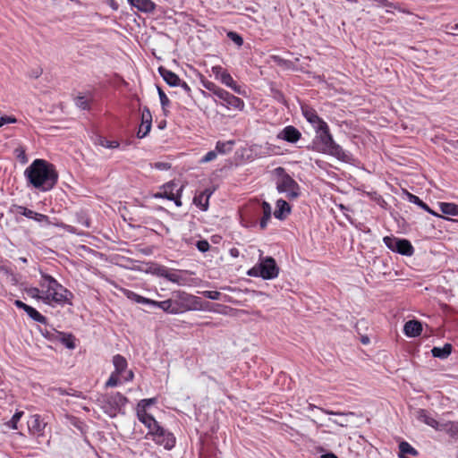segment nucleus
Here are the masks:
<instances>
[{"instance_id": "20e7f679", "label": "nucleus", "mask_w": 458, "mask_h": 458, "mask_svg": "<svg viewBox=\"0 0 458 458\" xmlns=\"http://www.w3.org/2000/svg\"><path fill=\"white\" fill-rule=\"evenodd\" d=\"M199 301L197 297L185 293H178V300L168 299L163 301L150 300L149 305L157 307L170 314H179L185 310H196Z\"/></svg>"}, {"instance_id": "cd10ccee", "label": "nucleus", "mask_w": 458, "mask_h": 458, "mask_svg": "<svg viewBox=\"0 0 458 458\" xmlns=\"http://www.w3.org/2000/svg\"><path fill=\"white\" fill-rule=\"evenodd\" d=\"M452 352V345L450 344H445L443 347H434L431 350V353L434 357L439 359L447 358Z\"/></svg>"}, {"instance_id": "72a5a7b5", "label": "nucleus", "mask_w": 458, "mask_h": 458, "mask_svg": "<svg viewBox=\"0 0 458 458\" xmlns=\"http://www.w3.org/2000/svg\"><path fill=\"white\" fill-rule=\"evenodd\" d=\"M234 144V141L228 140L225 142L223 141H217L216 145V152L220 154H226L229 153L233 149V146Z\"/></svg>"}, {"instance_id": "f704fd0d", "label": "nucleus", "mask_w": 458, "mask_h": 458, "mask_svg": "<svg viewBox=\"0 0 458 458\" xmlns=\"http://www.w3.org/2000/svg\"><path fill=\"white\" fill-rule=\"evenodd\" d=\"M74 102L76 106L82 110H89L90 108L89 100L85 96H77L74 98Z\"/></svg>"}, {"instance_id": "603ef678", "label": "nucleus", "mask_w": 458, "mask_h": 458, "mask_svg": "<svg viewBox=\"0 0 458 458\" xmlns=\"http://www.w3.org/2000/svg\"><path fill=\"white\" fill-rule=\"evenodd\" d=\"M17 120L13 116H2L0 117V127L6 123H16Z\"/></svg>"}, {"instance_id": "69168bd1", "label": "nucleus", "mask_w": 458, "mask_h": 458, "mask_svg": "<svg viewBox=\"0 0 458 458\" xmlns=\"http://www.w3.org/2000/svg\"><path fill=\"white\" fill-rule=\"evenodd\" d=\"M201 93H202V95H203L205 98H208V93H207L206 91L201 90Z\"/></svg>"}, {"instance_id": "4468645a", "label": "nucleus", "mask_w": 458, "mask_h": 458, "mask_svg": "<svg viewBox=\"0 0 458 458\" xmlns=\"http://www.w3.org/2000/svg\"><path fill=\"white\" fill-rule=\"evenodd\" d=\"M301 111L303 116L313 126L315 131L317 129H321L322 125H325L327 123L318 115L316 110H314L312 107L304 106L301 107Z\"/></svg>"}, {"instance_id": "423d86ee", "label": "nucleus", "mask_w": 458, "mask_h": 458, "mask_svg": "<svg viewBox=\"0 0 458 458\" xmlns=\"http://www.w3.org/2000/svg\"><path fill=\"white\" fill-rule=\"evenodd\" d=\"M276 176V190L280 193H285L289 199H297L300 195L299 184L286 173L284 167L278 166L273 170Z\"/></svg>"}, {"instance_id": "c9c22d12", "label": "nucleus", "mask_w": 458, "mask_h": 458, "mask_svg": "<svg viewBox=\"0 0 458 458\" xmlns=\"http://www.w3.org/2000/svg\"><path fill=\"white\" fill-rule=\"evenodd\" d=\"M157 92H158V96H159L163 112L165 114H166V107H168L170 106V100L167 98V96L165 95V93L162 90L161 88L157 87Z\"/></svg>"}, {"instance_id": "5fc2aeb1", "label": "nucleus", "mask_w": 458, "mask_h": 458, "mask_svg": "<svg viewBox=\"0 0 458 458\" xmlns=\"http://www.w3.org/2000/svg\"><path fill=\"white\" fill-rule=\"evenodd\" d=\"M14 305L19 308V309H21L23 310L24 311L27 310V308H29L30 305H27L26 303L22 302L20 300H16L14 301Z\"/></svg>"}, {"instance_id": "412c9836", "label": "nucleus", "mask_w": 458, "mask_h": 458, "mask_svg": "<svg viewBox=\"0 0 458 458\" xmlns=\"http://www.w3.org/2000/svg\"><path fill=\"white\" fill-rule=\"evenodd\" d=\"M129 4L142 13H152L156 4L151 0H127Z\"/></svg>"}, {"instance_id": "39448f33", "label": "nucleus", "mask_w": 458, "mask_h": 458, "mask_svg": "<svg viewBox=\"0 0 458 458\" xmlns=\"http://www.w3.org/2000/svg\"><path fill=\"white\" fill-rule=\"evenodd\" d=\"M97 402L106 415L114 418L117 414L123 413L128 398L119 392H114L100 394Z\"/></svg>"}, {"instance_id": "e433bc0d", "label": "nucleus", "mask_w": 458, "mask_h": 458, "mask_svg": "<svg viewBox=\"0 0 458 458\" xmlns=\"http://www.w3.org/2000/svg\"><path fill=\"white\" fill-rule=\"evenodd\" d=\"M317 408V406L313 405V404H310V409L312 410V409H315ZM319 410L326 413V414H328V415H335V416H344V417H347V416H353L354 413L353 412H342V411H331V410H327V409H324V408H319Z\"/></svg>"}, {"instance_id": "6e6552de", "label": "nucleus", "mask_w": 458, "mask_h": 458, "mask_svg": "<svg viewBox=\"0 0 458 458\" xmlns=\"http://www.w3.org/2000/svg\"><path fill=\"white\" fill-rule=\"evenodd\" d=\"M384 243L392 251L400 253L405 256H411L414 252V248L411 243L406 239H398L393 236H385Z\"/></svg>"}, {"instance_id": "052dcab7", "label": "nucleus", "mask_w": 458, "mask_h": 458, "mask_svg": "<svg viewBox=\"0 0 458 458\" xmlns=\"http://www.w3.org/2000/svg\"><path fill=\"white\" fill-rule=\"evenodd\" d=\"M230 254H231V256H232V257H233V258H237V257L239 256V250H238V249H236V248H232V249L230 250Z\"/></svg>"}, {"instance_id": "0e129e2a", "label": "nucleus", "mask_w": 458, "mask_h": 458, "mask_svg": "<svg viewBox=\"0 0 458 458\" xmlns=\"http://www.w3.org/2000/svg\"><path fill=\"white\" fill-rule=\"evenodd\" d=\"M42 73V71H36L34 73H33V77L35 78H38L40 74Z\"/></svg>"}, {"instance_id": "4c0bfd02", "label": "nucleus", "mask_w": 458, "mask_h": 458, "mask_svg": "<svg viewBox=\"0 0 458 458\" xmlns=\"http://www.w3.org/2000/svg\"><path fill=\"white\" fill-rule=\"evenodd\" d=\"M157 399L156 398H148V399H142L139 402L138 407H137V412L141 411H146L147 407H148L151 404L156 403Z\"/></svg>"}, {"instance_id": "a18cd8bd", "label": "nucleus", "mask_w": 458, "mask_h": 458, "mask_svg": "<svg viewBox=\"0 0 458 458\" xmlns=\"http://www.w3.org/2000/svg\"><path fill=\"white\" fill-rule=\"evenodd\" d=\"M100 145L106 148H115L119 147V142L116 140H108L106 139H101Z\"/></svg>"}, {"instance_id": "6e6d98bb", "label": "nucleus", "mask_w": 458, "mask_h": 458, "mask_svg": "<svg viewBox=\"0 0 458 458\" xmlns=\"http://www.w3.org/2000/svg\"><path fill=\"white\" fill-rule=\"evenodd\" d=\"M330 421H332L333 423L340 426V427H347V420H331L329 419Z\"/></svg>"}, {"instance_id": "3c124183", "label": "nucleus", "mask_w": 458, "mask_h": 458, "mask_svg": "<svg viewBox=\"0 0 458 458\" xmlns=\"http://www.w3.org/2000/svg\"><path fill=\"white\" fill-rule=\"evenodd\" d=\"M212 72H213L216 79L220 80L221 79V75L224 72H226L227 71L223 69L221 66H214V67H212Z\"/></svg>"}, {"instance_id": "7c9ffc66", "label": "nucleus", "mask_w": 458, "mask_h": 458, "mask_svg": "<svg viewBox=\"0 0 458 458\" xmlns=\"http://www.w3.org/2000/svg\"><path fill=\"white\" fill-rule=\"evenodd\" d=\"M203 86L206 89L212 92L214 96L221 99L225 89L218 87L212 81H204Z\"/></svg>"}, {"instance_id": "8fccbe9b", "label": "nucleus", "mask_w": 458, "mask_h": 458, "mask_svg": "<svg viewBox=\"0 0 458 458\" xmlns=\"http://www.w3.org/2000/svg\"><path fill=\"white\" fill-rule=\"evenodd\" d=\"M196 246L200 252H206L210 248L208 242L206 240L198 241Z\"/></svg>"}, {"instance_id": "9d476101", "label": "nucleus", "mask_w": 458, "mask_h": 458, "mask_svg": "<svg viewBox=\"0 0 458 458\" xmlns=\"http://www.w3.org/2000/svg\"><path fill=\"white\" fill-rule=\"evenodd\" d=\"M155 274L160 277L165 278L166 280L178 284H184L185 277L182 276V273L174 271L166 267L160 266L155 269Z\"/></svg>"}, {"instance_id": "de8ad7c7", "label": "nucleus", "mask_w": 458, "mask_h": 458, "mask_svg": "<svg viewBox=\"0 0 458 458\" xmlns=\"http://www.w3.org/2000/svg\"><path fill=\"white\" fill-rule=\"evenodd\" d=\"M202 294L204 297L214 301L219 300L221 297V293L217 291H204Z\"/></svg>"}, {"instance_id": "473e14b6", "label": "nucleus", "mask_w": 458, "mask_h": 458, "mask_svg": "<svg viewBox=\"0 0 458 458\" xmlns=\"http://www.w3.org/2000/svg\"><path fill=\"white\" fill-rule=\"evenodd\" d=\"M30 318H31L33 320L41 323V324H47V318L40 314L36 309H34L31 306H29L27 308V310L25 311Z\"/></svg>"}, {"instance_id": "a19ab883", "label": "nucleus", "mask_w": 458, "mask_h": 458, "mask_svg": "<svg viewBox=\"0 0 458 458\" xmlns=\"http://www.w3.org/2000/svg\"><path fill=\"white\" fill-rule=\"evenodd\" d=\"M120 376L121 375H119L117 373L112 372V374L109 377L108 380L105 384V387L108 388V387L117 386L119 382H120V379H119Z\"/></svg>"}, {"instance_id": "393cba45", "label": "nucleus", "mask_w": 458, "mask_h": 458, "mask_svg": "<svg viewBox=\"0 0 458 458\" xmlns=\"http://www.w3.org/2000/svg\"><path fill=\"white\" fill-rule=\"evenodd\" d=\"M212 194L209 190H205L193 199V203L201 210L206 211L208 208V199Z\"/></svg>"}, {"instance_id": "5701e85b", "label": "nucleus", "mask_w": 458, "mask_h": 458, "mask_svg": "<svg viewBox=\"0 0 458 458\" xmlns=\"http://www.w3.org/2000/svg\"><path fill=\"white\" fill-rule=\"evenodd\" d=\"M224 85L232 89L235 93L244 95L245 91L239 86L236 81L233 79L229 72H224L219 80Z\"/></svg>"}, {"instance_id": "1a4fd4ad", "label": "nucleus", "mask_w": 458, "mask_h": 458, "mask_svg": "<svg viewBox=\"0 0 458 458\" xmlns=\"http://www.w3.org/2000/svg\"><path fill=\"white\" fill-rule=\"evenodd\" d=\"M10 212L16 216L17 215L24 216L25 217H27L29 219H32V220L38 222V224H41L44 225H51V221L47 216L35 212L32 209H30L24 206L12 205V207L10 208Z\"/></svg>"}, {"instance_id": "ea45409f", "label": "nucleus", "mask_w": 458, "mask_h": 458, "mask_svg": "<svg viewBox=\"0 0 458 458\" xmlns=\"http://www.w3.org/2000/svg\"><path fill=\"white\" fill-rule=\"evenodd\" d=\"M14 155L21 164H25L28 162V157L25 152V148L23 147L16 148L14 149Z\"/></svg>"}, {"instance_id": "9b49d317", "label": "nucleus", "mask_w": 458, "mask_h": 458, "mask_svg": "<svg viewBox=\"0 0 458 458\" xmlns=\"http://www.w3.org/2000/svg\"><path fill=\"white\" fill-rule=\"evenodd\" d=\"M153 440L157 445H163L167 450L172 449L175 444V437L174 435L162 427L153 435Z\"/></svg>"}, {"instance_id": "2eb2a0df", "label": "nucleus", "mask_w": 458, "mask_h": 458, "mask_svg": "<svg viewBox=\"0 0 458 458\" xmlns=\"http://www.w3.org/2000/svg\"><path fill=\"white\" fill-rule=\"evenodd\" d=\"M137 417L139 420L148 428V433L152 436L161 428L155 418L146 411L137 412Z\"/></svg>"}, {"instance_id": "a878e982", "label": "nucleus", "mask_w": 458, "mask_h": 458, "mask_svg": "<svg viewBox=\"0 0 458 458\" xmlns=\"http://www.w3.org/2000/svg\"><path fill=\"white\" fill-rule=\"evenodd\" d=\"M438 431H445L450 437H458V423L453 421L440 422Z\"/></svg>"}, {"instance_id": "c756f323", "label": "nucleus", "mask_w": 458, "mask_h": 458, "mask_svg": "<svg viewBox=\"0 0 458 458\" xmlns=\"http://www.w3.org/2000/svg\"><path fill=\"white\" fill-rule=\"evenodd\" d=\"M408 199L411 203L418 205L419 207H420L421 208H423L425 211L428 212L429 214L436 216H440L436 212L431 210L430 208L425 202H423L418 196L409 193Z\"/></svg>"}, {"instance_id": "f03ea898", "label": "nucleus", "mask_w": 458, "mask_h": 458, "mask_svg": "<svg viewBox=\"0 0 458 458\" xmlns=\"http://www.w3.org/2000/svg\"><path fill=\"white\" fill-rule=\"evenodd\" d=\"M316 133L317 135L312 140V150L330 155L343 162L351 160L350 155L334 140L327 123L322 125L321 129H317Z\"/></svg>"}, {"instance_id": "c85d7f7f", "label": "nucleus", "mask_w": 458, "mask_h": 458, "mask_svg": "<svg viewBox=\"0 0 458 458\" xmlns=\"http://www.w3.org/2000/svg\"><path fill=\"white\" fill-rule=\"evenodd\" d=\"M439 208L442 213L449 216H458V205L454 203L441 202Z\"/></svg>"}, {"instance_id": "680f3d73", "label": "nucleus", "mask_w": 458, "mask_h": 458, "mask_svg": "<svg viewBox=\"0 0 458 458\" xmlns=\"http://www.w3.org/2000/svg\"><path fill=\"white\" fill-rule=\"evenodd\" d=\"M321 458H338L335 454L333 453H328L326 454L321 455Z\"/></svg>"}, {"instance_id": "b1692460", "label": "nucleus", "mask_w": 458, "mask_h": 458, "mask_svg": "<svg viewBox=\"0 0 458 458\" xmlns=\"http://www.w3.org/2000/svg\"><path fill=\"white\" fill-rule=\"evenodd\" d=\"M291 212L290 205L284 199H278L276 201V208L274 212L276 218L284 220Z\"/></svg>"}, {"instance_id": "2f4dec72", "label": "nucleus", "mask_w": 458, "mask_h": 458, "mask_svg": "<svg viewBox=\"0 0 458 458\" xmlns=\"http://www.w3.org/2000/svg\"><path fill=\"white\" fill-rule=\"evenodd\" d=\"M124 294L126 295V297L128 299H130L137 303L148 304V305H149V303H150V299L140 296L132 291L125 290Z\"/></svg>"}, {"instance_id": "f3484780", "label": "nucleus", "mask_w": 458, "mask_h": 458, "mask_svg": "<svg viewBox=\"0 0 458 458\" xmlns=\"http://www.w3.org/2000/svg\"><path fill=\"white\" fill-rule=\"evenodd\" d=\"M224 103L223 105L225 106L227 108H234L237 110L242 111L244 108V102L240 98L229 93L228 91L225 90L223 94V98L221 99Z\"/></svg>"}, {"instance_id": "dca6fc26", "label": "nucleus", "mask_w": 458, "mask_h": 458, "mask_svg": "<svg viewBox=\"0 0 458 458\" xmlns=\"http://www.w3.org/2000/svg\"><path fill=\"white\" fill-rule=\"evenodd\" d=\"M152 125V114L148 107H144L141 114V124L137 132L140 139L144 138L150 131Z\"/></svg>"}, {"instance_id": "bf43d9fd", "label": "nucleus", "mask_w": 458, "mask_h": 458, "mask_svg": "<svg viewBox=\"0 0 458 458\" xmlns=\"http://www.w3.org/2000/svg\"><path fill=\"white\" fill-rule=\"evenodd\" d=\"M269 221V219H266V217H262L261 220H260V228L261 229H265L267 225V222Z\"/></svg>"}, {"instance_id": "aec40b11", "label": "nucleus", "mask_w": 458, "mask_h": 458, "mask_svg": "<svg viewBox=\"0 0 458 458\" xmlns=\"http://www.w3.org/2000/svg\"><path fill=\"white\" fill-rule=\"evenodd\" d=\"M416 418L427 424L428 426L429 427H432L433 428H435L436 430H437L438 427H439V424H440V421L437 420L436 419H434L429 413L428 411L424 410V409H420L417 411V415H416Z\"/></svg>"}, {"instance_id": "f8f14e48", "label": "nucleus", "mask_w": 458, "mask_h": 458, "mask_svg": "<svg viewBox=\"0 0 458 458\" xmlns=\"http://www.w3.org/2000/svg\"><path fill=\"white\" fill-rule=\"evenodd\" d=\"M175 187H176V185L174 183L168 182L165 185H164L163 191L157 194L156 197L165 198L169 200H174L177 207H181L182 202L180 199V198H181L180 192L182 191V187L176 190V192H174V190Z\"/></svg>"}, {"instance_id": "0eeeda50", "label": "nucleus", "mask_w": 458, "mask_h": 458, "mask_svg": "<svg viewBox=\"0 0 458 458\" xmlns=\"http://www.w3.org/2000/svg\"><path fill=\"white\" fill-rule=\"evenodd\" d=\"M279 274V267L272 257L260 258L258 265L248 271L250 276H260L263 279H274Z\"/></svg>"}, {"instance_id": "338daca9", "label": "nucleus", "mask_w": 458, "mask_h": 458, "mask_svg": "<svg viewBox=\"0 0 458 458\" xmlns=\"http://www.w3.org/2000/svg\"><path fill=\"white\" fill-rule=\"evenodd\" d=\"M454 30L458 32V24L454 26Z\"/></svg>"}, {"instance_id": "4d7b16f0", "label": "nucleus", "mask_w": 458, "mask_h": 458, "mask_svg": "<svg viewBox=\"0 0 458 458\" xmlns=\"http://www.w3.org/2000/svg\"><path fill=\"white\" fill-rule=\"evenodd\" d=\"M134 377V374L132 370L126 371V375L124 376V381H131Z\"/></svg>"}, {"instance_id": "6ab92c4d", "label": "nucleus", "mask_w": 458, "mask_h": 458, "mask_svg": "<svg viewBox=\"0 0 458 458\" xmlns=\"http://www.w3.org/2000/svg\"><path fill=\"white\" fill-rule=\"evenodd\" d=\"M158 72L160 76L163 78V80L171 87H177L179 86L180 78L177 74L173 72L170 70H167L166 68L160 66L158 68Z\"/></svg>"}, {"instance_id": "ddd939ff", "label": "nucleus", "mask_w": 458, "mask_h": 458, "mask_svg": "<svg viewBox=\"0 0 458 458\" xmlns=\"http://www.w3.org/2000/svg\"><path fill=\"white\" fill-rule=\"evenodd\" d=\"M276 138L278 140H282L289 143L294 144L301 140V133L294 126L287 125L278 132Z\"/></svg>"}, {"instance_id": "09e8293b", "label": "nucleus", "mask_w": 458, "mask_h": 458, "mask_svg": "<svg viewBox=\"0 0 458 458\" xmlns=\"http://www.w3.org/2000/svg\"><path fill=\"white\" fill-rule=\"evenodd\" d=\"M216 150L208 151L201 159L200 163H208L216 158Z\"/></svg>"}, {"instance_id": "7ed1b4c3", "label": "nucleus", "mask_w": 458, "mask_h": 458, "mask_svg": "<svg viewBox=\"0 0 458 458\" xmlns=\"http://www.w3.org/2000/svg\"><path fill=\"white\" fill-rule=\"evenodd\" d=\"M39 285L42 289V301L47 304H72L73 294L59 284L52 276L41 273Z\"/></svg>"}, {"instance_id": "864d4df0", "label": "nucleus", "mask_w": 458, "mask_h": 458, "mask_svg": "<svg viewBox=\"0 0 458 458\" xmlns=\"http://www.w3.org/2000/svg\"><path fill=\"white\" fill-rule=\"evenodd\" d=\"M178 87H181L186 92V94L188 96H191V89L190 86L185 81L180 80Z\"/></svg>"}, {"instance_id": "4be33fe9", "label": "nucleus", "mask_w": 458, "mask_h": 458, "mask_svg": "<svg viewBox=\"0 0 458 458\" xmlns=\"http://www.w3.org/2000/svg\"><path fill=\"white\" fill-rule=\"evenodd\" d=\"M404 333L409 337H415L421 334V323L417 320H410L404 325Z\"/></svg>"}, {"instance_id": "bb28decb", "label": "nucleus", "mask_w": 458, "mask_h": 458, "mask_svg": "<svg viewBox=\"0 0 458 458\" xmlns=\"http://www.w3.org/2000/svg\"><path fill=\"white\" fill-rule=\"evenodd\" d=\"M113 364L114 367V372L117 373L121 376L123 372L126 371L127 365H128L126 359L120 354H116L113 357Z\"/></svg>"}, {"instance_id": "79ce46f5", "label": "nucleus", "mask_w": 458, "mask_h": 458, "mask_svg": "<svg viewBox=\"0 0 458 458\" xmlns=\"http://www.w3.org/2000/svg\"><path fill=\"white\" fill-rule=\"evenodd\" d=\"M61 343L68 349L72 350L75 348L74 337L72 335H63Z\"/></svg>"}, {"instance_id": "13d9d810", "label": "nucleus", "mask_w": 458, "mask_h": 458, "mask_svg": "<svg viewBox=\"0 0 458 458\" xmlns=\"http://www.w3.org/2000/svg\"><path fill=\"white\" fill-rule=\"evenodd\" d=\"M375 1L383 6H387V7L393 6V4L388 2L387 0H375Z\"/></svg>"}, {"instance_id": "e2e57ef3", "label": "nucleus", "mask_w": 458, "mask_h": 458, "mask_svg": "<svg viewBox=\"0 0 458 458\" xmlns=\"http://www.w3.org/2000/svg\"><path fill=\"white\" fill-rule=\"evenodd\" d=\"M361 343L364 344H368L369 343V339L368 336H362L361 337Z\"/></svg>"}, {"instance_id": "49530a36", "label": "nucleus", "mask_w": 458, "mask_h": 458, "mask_svg": "<svg viewBox=\"0 0 458 458\" xmlns=\"http://www.w3.org/2000/svg\"><path fill=\"white\" fill-rule=\"evenodd\" d=\"M27 293L32 298L42 300V290H39L37 287L28 289Z\"/></svg>"}, {"instance_id": "37998d69", "label": "nucleus", "mask_w": 458, "mask_h": 458, "mask_svg": "<svg viewBox=\"0 0 458 458\" xmlns=\"http://www.w3.org/2000/svg\"><path fill=\"white\" fill-rule=\"evenodd\" d=\"M227 37L233 41L234 42L238 47H242V44H243V39L236 32L234 31H229L227 33Z\"/></svg>"}, {"instance_id": "c03bdc74", "label": "nucleus", "mask_w": 458, "mask_h": 458, "mask_svg": "<svg viewBox=\"0 0 458 458\" xmlns=\"http://www.w3.org/2000/svg\"><path fill=\"white\" fill-rule=\"evenodd\" d=\"M261 208H262V213H263L262 217H266V219H270L271 213H272L270 204L267 203V201H263L261 204Z\"/></svg>"}, {"instance_id": "58836bf2", "label": "nucleus", "mask_w": 458, "mask_h": 458, "mask_svg": "<svg viewBox=\"0 0 458 458\" xmlns=\"http://www.w3.org/2000/svg\"><path fill=\"white\" fill-rule=\"evenodd\" d=\"M22 416L23 411H16L12 417V419L6 423V425L13 429H17V423Z\"/></svg>"}, {"instance_id": "f257e3e1", "label": "nucleus", "mask_w": 458, "mask_h": 458, "mask_svg": "<svg viewBox=\"0 0 458 458\" xmlns=\"http://www.w3.org/2000/svg\"><path fill=\"white\" fill-rule=\"evenodd\" d=\"M29 186L41 191L52 190L58 181V173L53 164L45 159H35L24 171Z\"/></svg>"}, {"instance_id": "a211bd4d", "label": "nucleus", "mask_w": 458, "mask_h": 458, "mask_svg": "<svg viewBox=\"0 0 458 458\" xmlns=\"http://www.w3.org/2000/svg\"><path fill=\"white\" fill-rule=\"evenodd\" d=\"M45 427L46 423L41 420L40 415L34 414L30 417L28 420V428L31 433L41 435Z\"/></svg>"}]
</instances>
